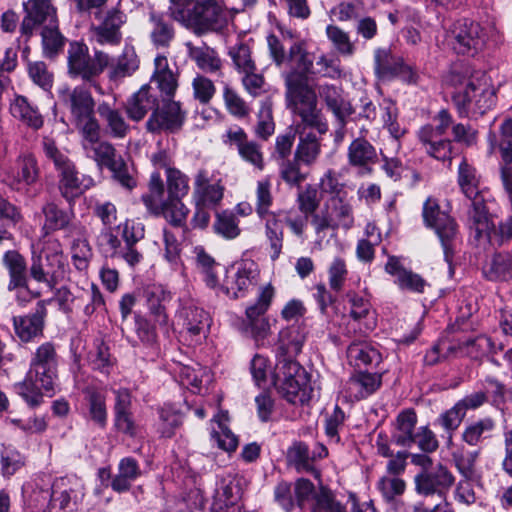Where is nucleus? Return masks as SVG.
<instances>
[{"label":"nucleus","mask_w":512,"mask_h":512,"mask_svg":"<svg viewBox=\"0 0 512 512\" xmlns=\"http://www.w3.org/2000/svg\"><path fill=\"white\" fill-rule=\"evenodd\" d=\"M84 393L88 419L104 429L108 418L105 395L94 388H88Z\"/></svg>","instance_id":"de8ad7c7"},{"label":"nucleus","mask_w":512,"mask_h":512,"mask_svg":"<svg viewBox=\"0 0 512 512\" xmlns=\"http://www.w3.org/2000/svg\"><path fill=\"white\" fill-rule=\"evenodd\" d=\"M214 232L225 239H234L240 234L237 217L229 211L216 213Z\"/></svg>","instance_id":"338daca9"},{"label":"nucleus","mask_w":512,"mask_h":512,"mask_svg":"<svg viewBox=\"0 0 512 512\" xmlns=\"http://www.w3.org/2000/svg\"><path fill=\"white\" fill-rule=\"evenodd\" d=\"M108 170L112 173L113 180L121 187L131 191L137 186L138 181L135 168L128 165L121 156L118 157V160Z\"/></svg>","instance_id":"0e129e2a"},{"label":"nucleus","mask_w":512,"mask_h":512,"mask_svg":"<svg viewBox=\"0 0 512 512\" xmlns=\"http://www.w3.org/2000/svg\"><path fill=\"white\" fill-rule=\"evenodd\" d=\"M114 404L113 425L117 432L135 437L138 434L139 426L132 412V394L127 388L113 390Z\"/></svg>","instance_id":"f3484780"},{"label":"nucleus","mask_w":512,"mask_h":512,"mask_svg":"<svg viewBox=\"0 0 512 512\" xmlns=\"http://www.w3.org/2000/svg\"><path fill=\"white\" fill-rule=\"evenodd\" d=\"M142 475L138 461L133 457H124L118 464V473L111 480V488L117 493L131 489L132 482Z\"/></svg>","instance_id":"37998d69"},{"label":"nucleus","mask_w":512,"mask_h":512,"mask_svg":"<svg viewBox=\"0 0 512 512\" xmlns=\"http://www.w3.org/2000/svg\"><path fill=\"white\" fill-rule=\"evenodd\" d=\"M471 359L480 360L489 354H497L503 349L502 344L496 345L490 337L478 335L459 343L458 348Z\"/></svg>","instance_id":"49530a36"},{"label":"nucleus","mask_w":512,"mask_h":512,"mask_svg":"<svg viewBox=\"0 0 512 512\" xmlns=\"http://www.w3.org/2000/svg\"><path fill=\"white\" fill-rule=\"evenodd\" d=\"M315 455L310 453L309 447L302 441H295L287 449L286 460L297 472L311 473L320 480L321 472L313 466Z\"/></svg>","instance_id":"ea45409f"},{"label":"nucleus","mask_w":512,"mask_h":512,"mask_svg":"<svg viewBox=\"0 0 512 512\" xmlns=\"http://www.w3.org/2000/svg\"><path fill=\"white\" fill-rule=\"evenodd\" d=\"M304 163L293 156L278 162L279 178L290 188H301L308 177V172L303 171Z\"/></svg>","instance_id":"09e8293b"},{"label":"nucleus","mask_w":512,"mask_h":512,"mask_svg":"<svg viewBox=\"0 0 512 512\" xmlns=\"http://www.w3.org/2000/svg\"><path fill=\"white\" fill-rule=\"evenodd\" d=\"M2 263L9 274L8 290L27 288V263L24 256L17 250H8L3 255Z\"/></svg>","instance_id":"c9c22d12"},{"label":"nucleus","mask_w":512,"mask_h":512,"mask_svg":"<svg viewBox=\"0 0 512 512\" xmlns=\"http://www.w3.org/2000/svg\"><path fill=\"white\" fill-rule=\"evenodd\" d=\"M484 276L490 281H507L512 278V256L497 253L483 268Z\"/></svg>","instance_id":"3c124183"},{"label":"nucleus","mask_w":512,"mask_h":512,"mask_svg":"<svg viewBox=\"0 0 512 512\" xmlns=\"http://www.w3.org/2000/svg\"><path fill=\"white\" fill-rule=\"evenodd\" d=\"M382 377L378 373L356 372L346 383V393L355 400L365 399L381 386Z\"/></svg>","instance_id":"473e14b6"},{"label":"nucleus","mask_w":512,"mask_h":512,"mask_svg":"<svg viewBox=\"0 0 512 512\" xmlns=\"http://www.w3.org/2000/svg\"><path fill=\"white\" fill-rule=\"evenodd\" d=\"M263 220H265V237L271 249V259L275 261L282 252L284 238L283 227L275 213H271V215Z\"/></svg>","instance_id":"6e6d98bb"},{"label":"nucleus","mask_w":512,"mask_h":512,"mask_svg":"<svg viewBox=\"0 0 512 512\" xmlns=\"http://www.w3.org/2000/svg\"><path fill=\"white\" fill-rule=\"evenodd\" d=\"M45 217L43 228L48 231L64 230L70 226L74 213L60 209L55 203H46L42 207Z\"/></svg>","instance_id":"5fc2aeb1"},{"label":"nucleus","mask_w":512,"mask_h":512,"mask_svg":"<svg viewBox=\"0 0 512 512\" xmlns=\"http://www.w3.org/2000/svg\"><path fill=\"white\" fill-rule=\"evenodd\" d=\"M141 199L151 214L163 217L171 226L181 228L183 233L190 230L187 225L190 210L182 199L166 198L159 203L152 195H142Z\"/></svg>","instance_id":"2eb2a0df"},{"label":"nucleus","mask_w":512,"mask_h":512,"mask_svg":"<svg viewBox=\"0 0 512 512\" xmlns=\"http://www.w3.org/2000/svg\"><path fill=\"white\" fill-rule=\"evenodd\" d=\"M83 137L82 146L87 155L91 157L99 168H109L118 160L115 147L108 141L100 140V126L87 129L81 134Z\"/></svg>","instance_id":"aec40b11"},{"label":"nucleus","mask_w":512,"mask_h":512,"mask_svg":"<svg viewBox=\"0 0 512 512\" xmlns=\"http://www.w3.org/2000/svg\"><path fill=\"white\" fill-rule=\"evenodd\" d=\"M287 62L292 64V69L285 73L284 81L292 74H298L308 82V75L313 72V60L306 49V44L303 40H297L291 43L288 48Z\"/></svg>","instance_id":"e433bc0d"},{"label":"nucleus","mask_w":512,"mask_h":512,"mask_svg":"<svg viewBox=\"0 0 512 512\" xmlns=\"http://www.w3.org/2000/svg\"><path fill=\"white\" fill-rule=\"evenodd\" d=\"M225 136L227 139L224 142L231 147H235L244 162L258 171L264 170L265 159L262 146L256 141L250 140L243 128L238 126L229 128Z\"/></svg>","instance_id":"dca6fc26"},{"label":"nucleus","mask_w":512,"mask_h":512,"mask_svg":"<svg viewBox=\"0 0 512 512\" xmlns=\"http://www.w3.org/2000/svg\"><path fill=\"white\" fill-rule=\"evenodd\" d=\"M149 37L157 49H168L175 38L173 23L163 13L149 12Z\"/></svg>","instance_id":"7c9ffc66"},{"label":"nucleus","mask_w":512,"mask_h":512,"mask_svg":"<svg viewBox=\"0 0 512 512\" xmlns=\"http://www.w3.org/2000/svg\"><path fill=\"white\" fill-rule=\"evenodd\" d=\"M10 113L34 130L40 129L43 124V116L36 106H33L26 97L16 96L10 104Z\"/></svg>","instance_id":"a18cd8bd"},{"label":"nucleus","mask_w":512,"mask_h":512,"mask_svg":"<svg viewBox=\"0 0 512 512\" xmlns=\"http://www.w3.org/2000/svg\"><path fill=\"white\" fill-rule=\"evenodd\" d=\"M385 271L396 278L395 283L401 290L415 293L424 292L427 285L426 281L419 274L405 269L395 256L389 257L385 265Z\"/></svg>","instance_id":"2f4dec72"},{"label":"nucleus","mask_w":512,"mask_h":512,"mask_svg":"<svg viewBox=\"0 0 512 512\" xmlns=\"http://www.w3.org/2000/svg\"><path fill=\"white\" fill-rule=\"evenodd\" d=\"M349 363L357 368L378 365L381 354L377 349L367 343H352L347 348Z\"/></svg>","instance_id":"8fccbe9b"},{"label":"nucleus","mask_w":512,"mask_h":512,"mask_svg":"<svg viewBox=\"0 0 512 512\" xmlns=\"http://www.w3.org/2000/svg\"><path fill=\"white\" fill-rule=\"evenodd\" d=\"M158 102L159 98L152 87L145 84L126 100L124 109L130 120L140 122L149 112L153 113Z\"/></svg>","instance_id":"bb28decb"},{"label":"nucleus","mask_w":512,"mask_h":512,"mask_svg":"<svg viewBox=\"0 0 512 512\" xmlns=\"http://www.w3.org/2000/svg\"><path fill=\"white\" fill-rule=\"evenodd\" d=\"M258 275L257 264L252 260H244L232 276H226L221 290L232 299L242 297L250 286L256 284Z\"/></svg>","instance_id":"5701e85b"},{"label":"nucleus","mask_w":512,"mask_h":512,"mask_svg":"<svg viewBox=\"0 0 512 512\" xmlns=\"http://www.w3.org/2000/svg\"><path fill=\"white\" fill-rule=\"evenodd\" d=\"M97 112L105 122L107 132L111 137L117 139L126 137L130 131V125L118 109L103 101L97 106Z\"/></svg>","instance_id":"79ce46f5"},{"label":"nucleus","mask_w":512,"mask_h":512,"mask_svg":"<svg viewBox=\"0 0 512 512\" xmlns=\"http://www.w3.org/2000/svg\"><path fill=\"white\" fill-rule=\"evenodd\" d=\"M454 480L451 472L440 464L432 471H423L416 475V491L425 496L436 494L440 500H443L446 491L453 485Z\"/></svg>","instance_id":"412c9836"},{"label":"nucleus","mask_w":512,"mask_h":512,"mask_svg":"<svg viewBox=\"0 0 512 512\" xmlns=\"http://www.w3.org/2000/svg\"><path fill=\"white\" fill-rule=\"evenodd\" d=\"M378 489L385 501V503L394 512H405V505L400 497L406 489L404 480L398 477L384 476L378 482Z\"/></svg>","instance_id":"c03bdc74"},{"label":"nucleus","mask_w":512,"mask_h":512,"mask_svg":"<svg viewBox=\"0 0 512 512\" xmlns=\"http://www.w3.org/2000/svg\"><path fill=\"white\" fill-rule=\"evenodd\" d=\"M468 199L471 201L468 210V227L474 234V239L478 243H491L493 236L497 235V231L484 196L481 194Z\"/></svg>","instance_id":"4468645a"},{"label":"nucleus","mask_w":512,"mask_h":512,"mask_svg":"<svg viewBox=\"0 0 512 512\" xmlns=\"http://www.w3.org/2000/svg\"><path fill=\"white\" fill-rule=\"evenodd\" d=\"M59 98L70 112L71 121L81 134L90 127L100 126L95 117V101L88 88L79 85L73 89H62L59 91Z\"/></svg>","instance_id":"0eeeda50"},{"label":"nucleus","mask_w":512,"mask_h":512,"mask_svg":"<svg viewBox=\"0 0 512 512\" xmlns=\"http://www.w3.org/2000/svg\"><path fill=\"white\" fill-rule=\"evenodd\" d=\"M495 428L496 423L492 418H479L464 426L461 439L470 447H480L485 441L492 438Z\"/></svg>","instance_id":"58836bf2"},{"label":"nucleus","mask_w":512,"mask_h":512,"mask_svg":"<svg viewBox=\"0 0 512 512\" xmlns=\"http://www.w3.org/2000/svg\"><path fill=\"white\" fill-rule=\"evenodd\" d=\"M451 99L460 117L477 118L495 105L496 96L487 84L469 81L466 88L454 91Z\"/></svg>","instance_id":"6e6552de"},{"label":"nucleus","mask_w":512,"mask_h":512,"mask_svg":"<svg viewBox=\"0 0 512 512\" xmlns=\"http://www.w3.org/2000/svg\"><path fill=\"white\" fill-rule=\"evenodd\" d=\"M67 73L73 79L92 82L110 65V56L102 50L89 47L81 41H71L67 48Z\"/></svg>","instance_id":"39448f33"},{"label":"nucleus","mask_w":512,"mask_h":512,"mask_svg":"<svg viewBox=\"0 0 512 512\" xmlns=\"http://www.w3.org/2000/svg\"><path fill=\"white\" fill-rule=\"evenodd\" d=\"M169 13L196 36L222 31L228 23L225 0H169Z\"/></svg>","instance_id":"f257e3e1"},{"label":"nucleus","mask_w":512,"mask_h":512,"mask_svg":"<svg viewBox=\"0 0 512 512\" xmlns=\"http://www.w3.org/2000/svg\"><path fill=\"white\" fill-rule=\"evenodd\" d=\"M458 184L462 193L471 198L482 193L479 191V180L476 174V169L470 165L464 158L458 168Z\"/></svg>","instance_id":"bf43d9fd"},{"label":"nucleus","mask_w":512,"mask_h":512,"mask_svg":"<svg viewBox=\"0 0 512 512\" xmlns=\"http://www.w3.org/2000/svg\"><path fill=\"white\" fill-rule=\"evenodd\" d=\"M485 28L470 18L456 20L448 30V38L457 54L474 55L481 51L488 39Z\"/></svg>","instance_id":"1a4fd4ad"},{"label":"nucleus","mask_w":512,"mask_h":512,"mask_svg":"<svg viewBox=\"0 0 512 512\" xmlns=\"http://www.w3.org/2000/svg\"><path fill=\"white\" fill-rule=\"evenodd\" d=\"M228 55L232 59L234 68L238 73L257 70L256 63L252 58L251 49L245 43H237L229 48Z\"/></svg>","instance_id":"69168bd1"},{"label":"nucleus","mask_w":512,"mask_h":512,"mask_svg":"<svg viewBox=\"0 0 512 512\" xmlns=\"http://www.w3.org/2000/svg\"><path fill=\"white\" fill-rule=\"evenodd\" d=\"M197 267L203 274L207 286L215 288L219 284L218 269L221 267L215 259L209 255L203 247H196Z\"/></svg>","instance_id":"13d9d810"},{"label":"nucleus","mask_w":512,"mask_h":512,"mask_svg":"<svg viewBox=\"0 0 512 512\" xmlns=\"http://www.w3.org/2000/svg\"><path fill=\"white\" fill-rule=\"evenodd\" d=\"M306 326L294 323L280 330L276 343V357H296L306 340Z\"/></svg>","instance_id":"c85d7f7f"},{"label":"nucleus","mask_w":512,"mask_h":512,"mask_svg":"<svg viewBox=\"0 0 512 512\" xmlns=\"http://www.w3.org/2000/svg\"><path fill=\"white\" fill-rule=\"evenodd\" d=\"M167 198L183 199L189 192V178L179 169H166Z\"/></svg>","instance_id":"e2e57ef3"},{"label":"nucleus","mask_w":512,"mask_h":512,"mask_svg":"<svg viewBox=\"0 0 512 512\" xmlns=\"http://www.w3.org/2000/svg\"><path fill=\"white\" fill-rule=\"evenodd\" d=\"M126 22V15L116 9L108 10L98 24L90 26V38L99 45H118L122 40L120 31Z\"/></svg>","instance_id":"a211bd4d"},{"label":"nucleus","mask_w":512,"mask_h":512,"mask_svg":"<svg viewBox=\"0 0 512 512\" xmlns=\"http://www.w3.org/2000/svg\"><path fill=\"white\" fill-rule=\"evenodd\" d=\"M179 319L182 321L183 331L191 340L198 341L206 336L210 317L204 309L193 304L185 305L179 311Z\"/></svg>","instance_id":"cd10ccee"},{"label":"nucleus","mask_w":512,"mask_h":512,"mask_svg":"<svg viewBox=\"0 0 512 512\" xmlns=\"http://www.w3.org/2000/svg\"><path fill=\"white\" fill-rule=\"evenodd\" d=\"M89 364L95 371L109 375L113 369L115 359L112 358L109 347L101 340L95 343L94 350L89 353Z\"/></svg>","instance_id":"052dcab7"},{"label":"nucleus","mask_w":512,"mask_h":512,"mask_svg":"<svg viewBox=\"0 0 512 512\" xmlns=\"http://www.w3.org/2000/svg\"><path fill=\"white\" fill-rule=\"evenodd\" d=\"M43 52L46 57L54 58L63 48L65 38L59 31L58 21L41 30Z\"/></svg>","instance_id":"680f3d73"},{"label":"nucleus","mask_w":512,"mask_h":512,"mask_svg":"<svg viewBox=\"0 0 512 512\" xmlns=\"http://www.w3.org/2000/svg\"><path fill=\"white\" fill-rule=\"evenodd\" d=\"M272 384L280 396L293 405H304L310 400L309 376L294 358L277 357Z\"/></svg>","instance_id":"20e7f679"},{"label":"nucleus","mask_w":512,"mask_h":512,"mask_svg":"<svg viewBox=\"0 0 512 512\" xmlns=\"http://www.w3.org/2000/svg\"><path fill=\"white\" fill-rule=\"evenodd\" d=\"M327 210L330 214L335 229H350L353 226L354 218L351 205L339 195L332 196L327 204Z\"/></svg>","instance_id":"603ef678"},{"label":"nucleus","mask_w":512,"mask_h":512,"mask_svg":"<svg viewBox=\"0 0 512 512\" xmlns=\"http://www.w3.org/2000/svg\"><path fill=\"white\" fill-rule=\"evenodd\" d=\"M24 17L20 32L28 40L37 28L51 25L58 21L57 9L52 0H28L23 3Z\"/></svg>","instance_id":"ddd939ff"},{"label":"nucleus","mask_w":512,"mask_h":512,"mask_svg":"<svg viewBox=\"0 0 512 512\" xmlns=\"http://www.w3.org/2000/svg\"><path fill=\"white\" fill-rule=\"evenodd\" d=\"M310 512H347V509L337 500L335 493L329 487L320 484Z\"/></svg>","instance_id":"4d7b16f0"},{"label":"nucleus","mask_w":512,"mask_h":512,"mask_svg":"<svg viewBox=\"0 0 512 512\" xmlns=\"http://www.w3.org/2000/svg\"><path fill=\"white\" fill-rule=\"evenodd\" d=\"M417 424V415L414 409H405L401 411L394 423L392 432V441L398 446L410 448L414 444L415 428Z\"/></svg>","instance_id":"f704fd0d"},{"label":"nucleus","mask_w":512,"mask_h":512,"mask_svg":"<svg viewBox=\"0 0 512 512\" xmlns=\"http://www.w3.org/2000/svg\"><path fill=\"white\" fill-rule=\"evenodd\" d=\"M295 133L298 136V142L293 156L304 163L305 167H310L316 163L321 154V136L310 127L295 126Z\"/></svg>","instance_id":"a878e982"},{"label":"nucleus","mask_w":512,"mask_h":512,"mask_svg":"<svg viewBox=\"0 0 512 512\" xmlns=\"http://www.w3.org/2000/svg\"><path fill=\"white\" fill-rule=\"evenodd\" d=\"M189 58L194 61L199 69L207 73H215L222 67V61L214 48L205 42L195 45L192 42L185 43Z\"/></svg>","instance_id":"4c0bfd02"},{"label":"nucleus","mask_w":512,"mask_h":512,"mask_svg":"<svg viewBox=\"0 0 512 512\" xmlns=\"http://www.w3.org/2000/svg\"><path fill=\"white\" fill-rule=\"evenodd\" d=\"M139 68V59L133 46H125L116 62L111 64L110 79L131 76Z\"/></svg>","instance_id":"864d4df0"},{"label":"nucleus","mask_w":512,"mask_h":512,"mask_svg":"<svg viewBox=\"0 0 512 512\" xmlns=\"http://www.w3.org/2000/svg\"><path fill=\"white\" fill-rule=\"evenodd\" d=\"M319 95L343 127L346 118L354 113V109L342 96V90L337 86L325 84L319 87Z\"/></svg>","instance_id":"72a5a7b5"},{"label":"nucleus","mask_w":512,"mask_h":512,"mask_svg":"<svg viewBox=\"0 0 512 512\" xmlns=\"http://www.w3.org/2000/svg\"><path fill=\"white\" fill-rule=\"evenodd\" d=\"M347 161L360 175L371 174L379 161L377 149L365 137H357L348 146Z\"/></svg>","instance_id":"b1692460"},{"label":"nucleus","mask_w":512,"mask_h":512,"mask_svg":"<svg viewBox=\"0 0 512 512\" xmlns=\"http://www.w3.org/2000/svg\"><path fill=\"white\" fill-rule=\"evenodd\" d=\"M96 246L106 257L122 259L131 267L136 266L143 259V255L140 251L129 249L128 252H125L121 241L118 236L113 233L111 227H104L100 231L96 237Z\"/></svg>","instance_id":"393cba45"},{"label":"nucleus","mask_w":512,"mask_h":512,"mask_svg":"<svg viewBox=\"0 0 512 512\" xmlns=\"http://www.w3.org/2000/svg\"><path fill=\"white\" fill-rule=\"evenodd\" d=\"M423 219L426 226L433 228L439 237L445 261L451 264L454 241L458 233L455 220L446 212L441 211L438 202L432 198H428L423 205Z\"/></svg>","instance_id":"9d476101"},{"label":"nucleus","mask_w":512,"mask_h":512,"mask_svg":"<svg viewBox=\"0 0 512 512\" xmlns=\"http://www.w3.org/2000/svg\"><path fill=\"white\" fill-rule=\"evenodd\" d=\"M18 173L17 182L26 185L34 184L39 177V168L36 158L31 153H24L17 160Z\"/></svg>","instance_id":"774afa93"},{"label":"nucleus","mask_w":512,"mask_h":512,"mask_svg":"<svg viewBox=\"0 0 512 512\" xmlns=\"http://www.w3.org/2000/svg\"><path fill=\"white\" fill-rule=\"evenodd\" d=\"M186 121V111L182 104L170 98L159 100L157 108L148 117L145 128L152 134H176Z\"/></svg>","instance_id":"9b49d317"},{"label":"nucleus","mask_w":512,"mask_h":512,"mask_svg":"<svg viewBox=\"0 0 512 512\" xmlns=\"http://www.w3.org/2000/svg\"><path fill=\"white\" fill-rule=\"evenodd\" d=\"M154 65L155 70L151 82L156 83L162 98L173 99L178 87V82L176 75L169 68L167 57L164 55L156 56Z\"/></svg>","instance_id":"a19ab883"},{"label":"nucleus","mask_w":512,"mask_h":512,"mask_svg":"<svg viewBox=\"0 0 512 512\" xmlns=\"http://www.w3.org/2000/svg\"><path fill=\"white\" fill-rule=\"evenodd\" d=\"M51 302L52 299L40 300L37 302L33 313L13 317L15 333L22 342H30L43 334L45 318L47 316L46 306Z\"/></svg>","instance_id":"4be33fe9"},{"label":"nucleus","mask_w":512,"mask_h":512,"mask_svg":"<svg viewBox=\"0 0 512 512\" xmlns=\"http://www.w3.org/2000/svg\"><path fill=\"white\" fill-rule=\"evenodd\" d=\"M58 357L53 343L46 342L34 352L26 378L15 385L17 393L32 408L43 401L41 390L50 396L55 392L58 379Z\"/></svg>","instance_id":"f03ea898"},{"label":"nucleus","mask_w":512,"mask_h":512,"mask_svg":"<svg viewBox=\"0 0 512 512\" xmlns=\"http://www.w3.org/2000/svg\"><path fill=\"white\" fill-rule=\"evenodd\" d=\"M65 263L61 250L49 247L41 252H32L29 275L39 283L53 288L64 277Z\"/></svg>","instance_id":"f8f14e48"},{"label":"nucleus","mask_w":512,"mask_h":512,"mask_svg":"<svg viewBox=\"0 0 512 512\" xmlns=\"http://www.w3.org/2000/svg\"><path fill=\"white\" fill-rule=\"evenodd\" d=\"M285 88L287 108L300 119L295 126L310 127L319 135L326 134L328 123L318 108L316 93L308 82L298 74H292L286 80Z\"/></svg>","instance_id":"7ed1b4c3"},{"label":"nucleus","mask_w":512,"mask_h":512,"mask_svg":"<svg viewBox=\"0 0 512 512\" xmlns=\"http://www.w3.org/2000/svg\"><path fill=\"white\" fill-rule=\"evenodd\" d=\"M43 149L46 157L53 161L55 169L58 171L61 195L71 203L82 192V187L89 188L93 180L91 178L80 179L74 163L56 147L53 141L45 140Z\"/></svg>","instance_id":"423d86ee"},{"label":"nucleus","mask_w":512,"mask_h":512,"mask_svg":"<svg viewBox=\"0 0 512 512\" xmlns=\"http://www.w3.org/2000/svg\"><path fill=\"white\" fill-rule=\"evenodd\" d=\"M375 72L383 78L402 76L409 82L415 81V73L399 57H394L386 49H377L374 55Z\"/></svg>","instance_id":"c756f323"},{"label":"nucleus","mask_w":512,"mask_h":512,"mask_svg":"<svg viewBox=\"0 0 512 512\" xmlns=\"http://www.w3.org/2000/svg\"><path fill=\"white\" fill-rule=\"evenodd\" d=\"M221 179H215L207 169L201 168L194 176L193 202L215 208L224 197Z\"/></svg>","instance_id":"6ab92c4d"}]
</instances>
